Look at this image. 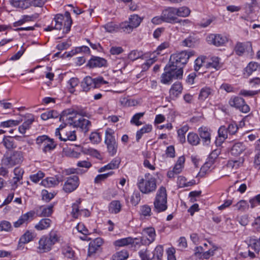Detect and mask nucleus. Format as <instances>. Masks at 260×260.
Wrapping results in <instances>:
<instances>
[{
	"label": "nucleus",
	"instance_id": "f257e3e1",
	"mask_svg": "<svg viewBox=\"0 0 260 260\" xmlns=\"http://www.w3.org/2000/svg\"><path fill=\"white\" fill-rule=\"evenodd\" d=\"M72 24V19L70 13L66 11L64 15L57 14L55 15L51 25L48 26L45 30L46 31H51L53 29L60 30L63 26V32L68 33L71 29Z\"/></svg>",
	"mask_w": 260,
	"mask_h": 260
},
{
	"label": "nucleus",
	"instance_id": "f03ea898",
	"mask_svg": "<svg viewBox=\"0 0 260 260\" xmlns=\"http://www.w3.org/2000/svg\"><path fill=\"white\" fill-rule=\"evenodd\" d=\"M150 174L146 173L144 177H139L137 185L139 190L144 194H148L156 190V180L153 177H149Z\"/></svg>",
	"mask_w": 260,
	"mask_h": 260
},
{
	"label": "nucleus",
	"instance_id": "7ed1b4c3",
	"mask_svg": "<svg viewBox=\"0 0 260 260\" xmlns=\"http://www.w3.org/2000/svg\"><path fill=\"white\" fill-rule=\"evenodd\" d=\"M153 205L154 211L156 212H164L167 209V194L165 187L161 186L158 189Z\"/></svg>",
	"mask_w": 260,
	"mask_h": 260
},
{
	"label": "nucleus",
	"instance_id": "20e7f679",
	"mask_svg": "<svg viewBox=\"0 0 260 260\" xmlns=\"http://www.w3.org/2000/svg\"><path fill=\"white\" fill-rule=\"evenodd\" d=\"M108 83L102 77L92 78L89 76H87L82 81L81 86L83 90L87 92L91 88H100L102 85L107 84Z\"/></svg>",
	"mask_w": 260,
	"mask_h": 260
},
{
	"label": "nucleus",
	"instance_id": "39448f33",
	"mask_svg": "<svg viewBox=\"0 0 260 260\" xmlns=\"http://www.w3.org/2000/svg\"><path fill=\"white\" fill-rule=\"evenodd\" d=\"M114 132L111 128H107L105 132V143L107 146L108 153L111 156L114 155L117 150L118 143L114 136Z\"/></svg>",
	"mask_w": 260,
	"mask_h": 260
},
{
	"label": "nucleus",
	"instance_id": "423d86ee",
	"mask_svg": "<svg viewBox=\"0 0 260 260\" xmlns=\"http://www.w3.org/2000/svg\"><path fill=\"white\" fill-rule=\"evenodd\" d=\"M194 54V51H182L171 55L170 61L177 66L182 67V66L185 64L189 57L193 56Z\"/></svg>",
	"mask_w": 260,
	"mask_h": 260
},
{
	"label": "nucleus",
	"instance_id": "0eeeda50",
	"mask_svg": "<svg viewBox=\"0 0 260 260\" xmlns=\"http://www.w3.org/2000/svg\"><path fill=\"white\" fill-rule=\"evenodd\" d=\"M229 105L234 108L239 109L241 112L247 113L250 111V108L244 100L239 96H232L229 100Z\"/></svg>",
	"mask_w": 260,
	"mask_h": 260
},
{
	"label": "nucleus",
	"instance_id": "6e6552de",
	"mask_svg": "<svg viewBox=\"0 0 260 260\" xmlns=\"http://www.w3.org/2000/svg\"><path fill=\"white\" fill-rule=\"evenodd\" d=\"M206 41L209 44L216 47L224 46L228 41V38L220 34H211L206 37Z\"/></svg>",
	"mask_w": 260,
	"mask_h": 260
},
{
	"label": "nucleus",
	"instance_id": "1a4fd4ad",
	"mask_svg": "<svg viewBox=\"0 0 260 260\" xmlns=\"http://www.w3.org/2000/svg\"><path fill=\"white\" fill-rule=\"evenodd\" d=\"M22 154L20 151H15L10 156L3 160V164L9 167H12L20 164L22 161Z\"/></svg>",
	"mask_w": 260,
	"mask_h": 260
},
{
	"label": "nucleus",
	"instance_id": "9d476101",
	"mask_svg": "<svg viewBox=\"0 0 260 260\" xmlns=\"http://www.w3.org/2000/svg\"><path fill=\"white\" fill-rule=\"evenodd\" d=\"M79 185V177L76 175L69 177L64 182L63 189L67 193H70L75 190Z\"/></svg>",
	"mask_w": 260,
	"mask_h": 260
},
{
	"label": "nucleus",
	"instance_id": "9b49d317",
	"mask_svg": "<svg viewBox=\"0 0 260 260\" xmlns=\"http://www.w3.org/2000/svg\"><path fill=\"white\" fill-rule=\"evenodd\" d=\"M176 8L168 7L162 12L164 22L170 23H176L178 18L176 17Z\"/></svg>",
	"mask_w": 260,
	"mask_h": 260
},
{
	"label": "nucleus",
	"instance_id": "f8f14e48",
	"mask_svg": "<svg viewBox=\"0 0 260 260\" xmlns=\"http://www.w3.org/2000/svg\"><path fill=\"white\" fill-rule=\"evenodd\" d=\"M56 137H58V138L62 141L66 142L67 141H74L77 139L75 131L63 130L62 132L59 133L58 131L55 133Z\"/></svg>",
	"mask_w": 260,
	"mask_h": 260
},
{
	"label": "nucleus",
	"instance_id": "ddd939ff",
	"mask_svg": "<svg viewBox=\"0 0 260 260\" xmlns=\"http://www.w3.org/2000/svg\"><path fill=\"white\" fill-rule=\"evenodd\" d=\"M78 114L77 111L72 109H68L61 112L60 114L59 120L61 121H67L68 123L69 124V122H74L77 120H76L77 115Z\"/></svg>",
	"mask_w": 260,
	"mask_h": 260
},
{
	"label": "nucleus",
	"instance_id": "4468645a",
	"mask_svg": "<svg viewBox=\"0 0 260 260\" xmlns=\"http://www.w3.org/2000/svg\"><path fill=\"white\" fill-rule=\"evenodd\" d=\"M69 124L70 126L73 125L74 127L80 128L84 133L88 132L91 125V122L89 120L82 117L74 122H69Z\"/></svg>",
	"mask_w": 260,
	"mask_h": 260
},
{
	"label": "nucleus",
	"instance_id": "2eb2a0df",
	"mask_svg": "<svg viewBox=\"0 0 260 260\" xmlns=\"http://www.w3.org/2000/svg\"><path fill=\"white\" fill-rule=\"evenodd\" d=\"M39 246L37 247L38 252L39 253H45L50 251L52 247L50 243L48 237L42 236L39 241Z\"/></svg>",
	"mask_w": 260,
	"mask_h": 260
},
{
	"label": "nucleus",
	"instance_id": "dca6fc26",
	"mask_svg": "<svg viewBox=\"0 0 260 260\" xmlns=\"http://www.w3.org/2000/svg\"><path fill=\"white\" fill-rule=\"evenodd\" d=\"M35 212L34 211H30L22 215L18 220L14 223V226L15 228H18L23 223H27L34 218Z\"/></svg>",
	"mask_w": 260,
	"mask_h": 260
},
{
	"label": "nucleus",
	"instance_id": "f3484780",
	"mask_svg": "<svg viewBox=\"0 0 260 260\" xmlns=\"http://www.w3.org/2000/svg\"><path fill=\"white\" fill-rule=\"evenodd\" d=\"M107 64V60L102 57L92 56L87 64L90 68H101L105 67Z\"/></svg>",
	"mask_w": 260,
	"mask_h": 260
},
{
	"label": "nucleus",
	"instance_id": "a211bd4d",
	"mask_svg": "<svg viewBox=\"0 0 260 260\" xmlns=\"http://www.w3.org/2000/svg\"><path fill=\"white\" fill-rule=\"evenodd\" d=\"M103 244V240L101 238H97L89 244L88 255L91 256L94 254Z\"/></svg>",
	"mask_w": 260,
	"mask_h": 260
},
{
	"label": "nucleus",
	"instance_id": "6ab92c4d",
	"mask_svg": "<svg viewBox=\"0 0 260 260\" xmlns=\"http://www.w3.org/2000/svg\"><path fill=\"white\" fill-rule=\"evenodd\" d=\"M170 69L168 67H165L164 69L165 72L161 75L160 81L162 83L165 84H169L171 81L174 79V77H177L181 74V72L178 71V73L175 75L171 74Z\"/></svg>",
	"mask_w": 260,
	"mask_h": 260
},
{
	"label": "nucleus",
	"instance_id": "aec40b11",
	"mask_svg": "<svg viewBox=\"0 0 260 260\" xmlns=\"http://www.w3.org/2000/svg\"><path fill=\"white\" fill-rule=\"evenodd\" d=\"M199 134L204 145H209L211 142V133L208 128L201 127L199 129Z\"/></svg>",
	"mask_w": 260,
	"mask_h": 260
},
{
	"label": "nucleus",
	"instance_id": "412c9836",
	"mask_svg": "<svg viewBox=\"0 0 260 260\" xmlns=\"http://www.w3.org/2000/svg\"><path fill=\"white\" fill-rule=\"evenodd\" d=\"M252 49L251 44L249 43H241L238 42L236 44L235 47V51L236 53L239 56L242 55L245 52V50Z\"/></svg>",
	"mask_w": 260,
	"mask_h": 260
},
{
	"label": "nucleus",
	"instance_id": "4be33fe9",
	"mask_svg": "<svg viewBox=\"0 0 260 260\" xmlns=\"http://www.w3.org/2000/svg\"><path fill=\"white\" fill-rule=\"evenodd\" d=\"M228 131L226 127L224 126H221L218 131V138L215 141L216 145H220L224 140L228 138Z\"/></svg>",
	"mask_w": 260,
	"mask_h": 260
},
{
	"label": "nucleus",
	"instance_id": "5701e85b",
	"mask_svg": "<svg viewBox=\"0 0 260 260\" xmlns=\"http://www.w3.org/2000/svg\"><path fill=\"white\" fill-rule=\"evenodd\" d=\"M62 180L59 176H55V177H48L42 181V184L47 187H53L58 185Z\"/></svg>",
	"mask_w": 260,
	"mask_h": 260
},
{
	"label": "nucleus",
	"instance_id": "b1692460",
	"mask_svg": "<svg viewBox=\"0 0 260 260\" xmlns=\"http://www.w3.org/2000/svg\"><path fill=\"white\" fill-rule=\"evenodd\" d=\"M220 58L216 56L212 57L209 61H207L206 64V68H213L216 70H219L222 65L220 62Z\"/></svg>",
	"mask_w": 260,
	"mask_h": 260
},
{
	"label": "nucleus",
	"instance_id": "393cba45",
	"mask_svg": "<svg viewBox=\"0 0 260 260\" xmlns=\"http://www.w3.org/2000/svg\"><path fill=\"white\" fill-rule=\"evenodd\" d=\"M165 67H168L170 69H172V70L170 71V73L173 75L175 76V75L178 73V71L181 72V74L177 77H174V79L182 78L183 73V67H180L174 63H173L172 62H171V61H169V63L167 64Z\"/></svg>",
	"mask_w": 260,
	"mask_h": 260
},
{
	"label": "nucleus",
	"instance_id": "a878e982",
	"mask_svg": "<svg viewBox=\"0 0 260 260\" xmlns=\"http://www.w3.org/2000/svg\"><path fill=\"white\" fill-rule=\"evenodd\" d=\"M246 146L242 142L235 143L231 150V153L232 155L238 156L243 153L246 150Z\"/></svg>",
	"mask_w": 260,
	"mask_h": 260
},
{
	"label": "nucleus",
	"instance_id": "bb28decb",
	"mask_svg": "<svg viewBox=\"0 0 260 260\" xmlns=\"http://www.w3.org/2000/svg\"><path fill=\"white\" fill-rule=\"evenodd\" d=\"M10 4L15 8L26 9L31 6L29 0H10Z\"/></svg>",
	"mask_w": 260,
	"mask_h": 260
},
{
	"label": "nucleus",
	"instance_id": "cd10ccee",
	"mask_svg": "<svg viewBox=\"0 0 260 260\" xmlns=\"http://www.w3.org/2000/svg\"><path fill=\"white\" fill-rule=\"evenodd\" d=\"M182 86L179 82L174 83L170 89V94L173 98H177L182 91Z\"/></svg>",
	"mask_w": 260,
	"mask_h": 260
},
{
	"label": "nucleus",
	"instance_id": "c85d7f7f",
	"mask_svg": "<svg viewBox=\"0 0 260 260\" xmlns=\"http://www.w3.org/2000/svg\"><path fill=\"white\" fill-rule=\"evenodd\" d=\"M43 152L45 153H50L56 147L57 144L53 139L49 138L46 142L43 144Z\"/></svg>",
	"mask_w": 260,
	"mask_h": 260
},
{
	"label": "nucleus",
	"instance_id": "c756f323",
	"mask_svg": "<svg viewBox=\"0 0 260 260\" xmlns=\"http://www.w3.org/2000/svg\"><path fill=\"white\" fill-rule=\"evenodd\" d=\"M244 161L243 157H240L238 159H230L226 164L228 168L236 170L242 166Z\"/></svg>",
	"mask_w": 260,
	"mask_h": 260
},
{
	"label": "nucleus",
	"instance_id": "7c9ffc66",
	"mask_svg": "<svg viewBox=\"0 0 260 260\" xmlns=\"http://www.w3.org/2000/svg\"><path fill=\"white\" fill-rule=\"evenodd\" d=\"M46 236L48 237V240L52 246L55 243L59 242L61 239V236L59 233L54 230L51 231Z\"/></svg>",
	"mask_w": 260,
	"mask_h": 260
},
{
	"label": "nucleus",
	"instance_id": "2f4dec72",
	"mask_svg": "<svg viewBox=\"0 0 260 260\" xmlns=\"http://www.w3.org/2000/svg\"><path fill=\"white\" fill-rule=\"evenodd\" d=\"M121 208V205L120 201L118 200L112 201L109 204V211L112 214H117L119 213Z\"/></svg>",
	"mask_w": 260,
	"mask_h": 260
},
{
	"label": "nucleus",
	"instance_id": "473e14b6",
	"mask_svg": "<svg viewBox=\"0 0 260 260\" xmlns=\"http://www.w3.org/2000/svg\"><path fill=\"white\" fill-rule=\"evenodd\" d=\"M35 119L34 117L30 118L25 120L21 125L18 127V131L21 134H24L26 133V130L29 129L32 123L34 121Z\"/></svg>",
	"mask_w": 260,
	"mask_h": 260
},
{
	"label": "nucleus",
	"instance_id": "72a5a7b5",
	"mask_svg": "<svg viewBox=\"0 0 260 260\" xmlns=\"http://www.w3.org/2000/svg\"><path fill=\"white\" fill-rule=\"evenodd\" d=\"M52 222V221L49 218H43L40 220L35 228L38 231H42L48 228Z\"/></svg>",
	"mask_w": 260,
	"mask_h": 260
},
{
	"label": "nucleus",
	"instance_id": "f704fd0d",
	"mask_svg": "<svg viewBox=\"0 0 260 260\" xmlns=\"http://www.w3.org/2000/svg\"><path fill=\"white\" fill-rule=\"evenodd\" d=\"M152 127L150 124H147L144 126L140 130L138 131L136 133V141L139 142L140 139L142 138L143 134L148 133L152 131Z\"/></svg>",
	"mask_w": 260,
	"mask_h": 260
},
{
	"label": "nucleus",
	"instance_id": "c9c22d12",
	"mask_svg": "<svg viewBox=\"0 0 260 260\" xmlns=\"http://www.w3.org/2000/svg\"><path fill=\"white\" fill-rule=\"evenodd\" d=\"M177 16L181 17H186L190 14V10L186 6H183L179 8H176Z\"/></svg>",
	"mask_w": 260,
	"mask_h": 260
},
{
	"label": "nucleus",
	"instance_id": "e433bc0d",
	"mask_svg": "<svg viewBox=\"0 0 260 260\" xmlns=\"http://www.w3.org/2000/svg\"><path fill=\"white\" fill-rule=\"evenodd\" d=\"M207 57L205 56H201L197 58L194 61V70L198 71L202 67L206 68V63L207 62Z\"/></svg>",
	"mask_w": 260,
	"mask_h": 260
},
{
	"label": "nucleus",
	"instance_id": "4c0bfd02",
	"mask_svg": "<svg viewBox=\"0 0 260 260\" xmlns=\"http://www.w3.org/2000/svg\"><path fill=\"white\" fill-rule=\"evenodd\" d=\"M54 207L53 204L46 206H41L40 207V210L41 212V216L48 217L50 216L53 212V208Z\"/></svg>",
	"mask_w": 260,
	"mask_h": 260
},
{
	"label": "nucleus",
	"instance_id": "58836bf2",
	"mask_svg": "<svg viewBox=\"0 0 260 260\" xmlns=\"http://www.w3.org/2000/svg\"><path fill=\"white\" fill-rule=\"evenodd\" d=\"M34 238V234L29 231H27L20 238L19 243L22 244L27 243L32 240Z\"/></svg>",
	"mask_w": 260,
	"mask_h": 260
},
{
	"label": "nucleus",
	"instance_id": "ea45409f",
	"mask_svg": "<svg viewBox=\"0 0 260 260\" xmlns=\"http://www.w3.org/2000/svg\"><path fill=\"white\" fill-rule=\"evenodd\" d=\"M259 68V65L255 62H250L245 68V75L249 76L253 72L256 71Z\"/></svg>",
	"mask_w": 260,
	"mask_h": 260
},
{
	"label": "nucleus",
	"instance_id": "a19ab883",
	"mask_svg": "<svg viewBox=\"0 0 260 260\" xmlns=\"http://www.w3.org/2000/svg\"><path fill=\"white\" fill-rule=\"evenodd\" d=\"M187 141L191 145L196 146L200 143V139L197 134L189 133L187 136Z\"/></svg>",
	"mask_w": 260,
	"mask_h": 260
},
{
	"label": "nucleus",
	"instance_id": "79ce46f5",
	"mask_svg": "<svg viewBox=\"0 0 260 260\" xmlns=\"http://www.w3.org/2000/svg\"><path fill=\"white\" fill-rule=\"evenodd\" d=\"M189 127L188 125H185L179 129L177 131L178 137L179 141L181 143L183 144L185 142V134L188 131Z\"/></svg>",
	"mask_w": 260,
	"mask_h": 260
},
{
	"label": "nucleus",
	"instance_id": "37998d69",
	"mask_svg": "<svg viewBox=\"0 0 260 260\" xmlns=\"http://www.w3.org/2000/svg\"><path fill=\"white\" fill-rule=\"evenodd\" d=\"M128 257V253L126 250L117 252L112 256L113 260H126Z\"/></svg>",
	"mask_w": 260,
	"mask_h": 260
},
{
	"label": "nucleus",
	"instance_id": "c03bdc74",
	"mask_svg": "<svg viewBox=\"0 0 260 260\" xmlns=\"http://www.w3.org/2000/svg\"><path fill=\"white\" fill-rule=\"evenodd\" d=\"M81 200L80 199L77 200L72 205V214L74 218H77L81 214V210L79 209V205L80 204Z\"/></svg>",
	"mask_w": 260,
	"mask_h": 260
},
{
	"label": "nucleus",
	"instance_id": "a18cd8bd",
	"mask_svg": "<svg viewBox=\"0 0 260 260\" xmlns=\"http://www.w3.org/2000/svg\"><path fill=\"white\" fill-rule=\"evenodd\" d=\"M132 242L133 238L132 237H127L115 241L114 245L118 247L125 246L131 244Z\"/></svg>",
	"mask_w": 260,
	"mask_h": 260
},
{
	"label": "nucleus",
	"instance_id": "49530a36",
	"mask_svg": "<svg viewBox=\"0 0 260 260\" xmlns=\"http://www.w3.org/2000/svg\"><path fill=\"white\" fill-rule=\"evenodd\" d=\"M106 31L109 32H116L119 30V25L113 22H110L106 23L104 25Z\"/></svg>",
	"mask_w": 260,
	"mask_h": 260
},
{
	"label": "nucleus",
	"instance_id": "de8ad7c7",
	"mask_svg": "<svg viewBox=\"0 0 260 260\" xmlns=\"http://www.w3.org/2000/svg\"><path fill=\"white\" fill-rule=\"evenodd\" d=\"M144 112H140L135 114L131 120V123L136 126L142 125V122L139 120L144 116Z\"/></svg>",
	"mask_w": 260,
	"mask_h": 260
},
{
	"label": "nucleus",
	"instance_id": "09e8293b",
	"mask_svg": "<svg viewBox=\"0 0 260 260\" xmlns=\"http://www.w3.org/2000/svg\"><path fill=\"white\" fill-rule=\"evenodd\" d=\"M141 21V18L138 15H133L129 18L128 22L134 28H136L140 24Z\"/></svg>",
	"mask_w": 260,
	"mask_h": 260
},
{
	"label": "nucleus",
	"instance_id": "8fccbe9b",
	"mask_svg": "<svg viewBox=\"0 0 260 260\" xmlns=\"http://www.w3.org/2000/svg\"><path fill=\"white\" fill-rule=\"evenodd\" d=\"M119 30L121 29L123 32L128 34L131 32L134 28L129 22H122L119 24Z\"/></svg>",
	"mask_w": 260,
	"mask_h": 260
},
{
	"label": "nucleus",
	"instance_id": "3c124183",
	"mask_svg": "<svg viewBox=\"0 0 260 260\" xmlns=\"http://www.w3.org/2000/svg\"><path fill=\"white\" fill-rule=\"evenodd\" d=\"M62 253L66 257L75 260V252L71 247L69 246L64 247Z\"/></svg>",
	"mask_w": 260,
	"mask_h": 260
},
{
	"label": "nucleus",
	"instance_id": "603ef678",
	"mask_svg": "<svg viewBox=\"0 0 260 260\" xmlns=\"http://www.w3.org/2000/svg\"><path fill=\"white\" fill-rule=\"evenodd\" d=\"M211 93V90L209 87H204L201 89L199 95V99L200 100L204 101L206 99Z\"/></svg>",
	"mask_w": 260,
	"mask_h": 260
},
{
	"label": "nucleus",
	"instance_id": "864d4df0",
	"mask_svg": "<svg viewBox=\"0 0 260 260\" xmlns=\"http://www.w3.org/2000/svg\"><path fill=\"white\" fill-rule=\"evenodd\" d=\"M3 145L7 149H11L15 147L12 137H7L3 139Z\"/></svg>",
	"mask_w": 260,
	"mask_h": 260
},
{
	"label": "nucleus",
	"instance_id": "5fc2aeb1",
	"mask_svg": "<svg viewBox=\"0 0 260 260\" xmlns=\"http://www.w3.org/2000/svg\"><path fill=\"white\" fill-rule=\"evenodd\" d=\"M20 123V121L15 120H8L2 122L0 124V126L3 128H9L14 126L18 125Z\"/></svg>",
	"mask_w": 260,
	"mask_h": 260
},
{
	"label": "nucleus",
	"instance_id": "6e6d98bb",
	"mask_svg": "<svg viewBox=\"0 0 260 260\" xmlns=\"http://www.w3.org/2000/svg\"><path fill=\"white\" fill-rule=\"evenodd\" d=\"M113 174V172H110L109 173L97 175L94 179V182L95 184L100 183L102 181L106 180L108 177L111 176Z\"/></svg>",
	"mask_w": 260,
	"mask_h": 260
},
{
	"label": "nucleus",
	"instance_id": "4d7b16f0",
	"mask_svg": "<svg viewBox=\"0 0 260 260\" xmlns=\"http://www.w3.org/2000/svg\"><path fill=\"white\" fill-rule=\"evenodd\" d=\"M143 234L147 236L150 240L154 241L155 239V230L152 228H149L144 230Z\"/></svg>",
	"mask_w": 260,
	"mask_h": 260
},
{
	"label": "nucleus",
	"instance_id": "13d9d810",
	"mask_svg": "<svg viewBox=\"0 0 260 260\" xmlns=\"http://www.w3.org/2000/svg\"><path fill=\"white\" fill-rule=\"evenodd\" d=\"M196 44L195 39L191 37H188L182 42V46L188 47H194L196 46Z\"/></svg>",
	"mask_w": 260,
	"mask_h": 260
},
{
	"label": "nucleus",
	"instance_id": "bf43d9fd",
	"mask_svg": "<svg viewBox=\"0 0 260 260\" xmlns=\"http://www.w3.org/2000/svg\"><path fill=\"white\" fill-rule=\"evenodd\" d=\"M23 170L20 168H15L14 170L15 177H14V182H16L20 181L22 178Z\"/></svg>",
	"mask_w": 260,
	"mask_h": 260
},
{
	"label": "nucleus",
	"instance_id": "052dcab7",
	"mask_svg": "<svg viewBox=\"0 0 260 260\" xmlns=\"http://www.w3.org/2000/svg\"><path fill=\"white\" fill-rule=\"evenodd\" d=\"M143 54L142 51L137 50L132 51L128 54V57L129 59L134 61L142 57Z\"/></svg>",
	"mask_w": 260,
	"mask_h": 260
},
{
	"label": "nucleus",
	"instance_id": "680f3d73",
	"mask_svg": "<svg viewBox=\"0 0 260 260\" xmlns=\"http://www.w3.org/2000/svg\"><path fill=\"white\" fill-rule=\"evenodd\" d=\"M220 151L219 150L215 149L213 150L209 155L208 157V164H213L215 160L218 157L220 154Z\"/></svg>",
	"mask_w": 260,
	"mask_h": 260
},
{
	"label": "nucleus",
	"instance_id": "e2e57ef3",
	"mask_svg": "<svg viewBox=\"0 0 260 260\" xmlns=\"http://www.w3.org/2000/svg\"><path fill=\"white\" fill-rule=\"evenodd\" d=\"M79 83V80L77 78H72L68 81L69 85V89L71 93H74L75 90L74 88L78 85Z\"/></svg>",
	"mask_w": 260,
	"mask_h": 260
},
{
	"label": "nucleus",
	"instance_id": "0e129e2a",
	"mask_svg": "<svg viewBox=\"0 0 260 260\" xmlns=\"http://www.w3.org/2000/svg\"><path fill=\"white\" fill-rule=\"evenodd\" d=\"M164 253V249L161 245H158L153 252V257H156L157 259H161Z\"/></svg>",
	"mask_w": 260,
	"mask_h": 260
},
{
	"label": "nucleus",
	"instance_id": "69168bd1",
	"mask_svg": "<svg viewBox=\"0 0 260 260\" xmlns=\"http://www.w3.org/2000/svg\"><path fill=\"white\" fill-rule=\"evenodd\" d=\"M140 212L144 216H150L151 215V209L149 206L144 205L141 207Z\"/></svg>",
	"mask_w": 260,
	"mask_h": 260
},
{
	"label": "nucleus",
	"instance_id": "338daca9",
	"mask_svg": "<svg viewBox=\"0 0 260 260\" xmlns=\"http://www.w3.org/2000/svg\"><path fill=\"white\" fill-rule=\"evenodd\" d=\"M42 199L46 202H49L54 197L53 193L49 192L47 190L44 189L41 192Z\"/></svg>",
	"mask_w": 260,
	"mask_h": 260
},
{
	"label": "nucleus",
	"instance_id": "774afa93",
	"mask_svg": "<svg viewBox=\"0 0 260 260\" xmlns=\"http://www.w3.org/2000/svg\"><path fill=\"white\" fill-rule=\"evenodd\" d=\"M235 207L238 210L244 211L246 209L248 208V204L246 201L241 200L235 205Z\"/></svg>",
	"mask_w": 260,
	"mask_h": 260
}]
</instances>
